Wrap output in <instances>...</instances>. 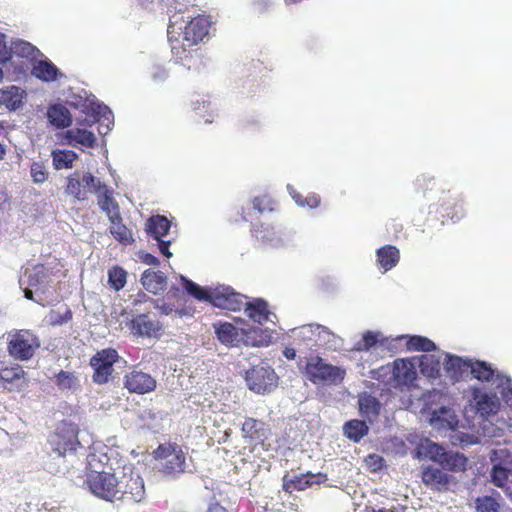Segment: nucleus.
I'll return each mask as SVG.
<instances>
[{"instance_id":"a211bd4d","label":"nucleus","mask_w":512,"mask_h":512,"mask_svg":"<svg viewBox=\"0 0 512 512\" xmlns=\"http://www.w3.org/2000/svg\"><path fill=\"white\" fill-rule=\"evenodd\" d=\"M241 431L243 437L249 439L254 444H263L267 439L266 424L261 420L251 417L246 418L242 424Z\"/></svg>"},{"instance_id":"b1692460","label":"nucleus","mask_w":512,"mask_h":512,"mask_svg":"<svg viewBox=\"0 0 512 512\" xmlns=\"http://www.w3.org/2000/svg\"><path fill=\"white\" fill-rule=\"evenodd\" d=\"M170 227L171 222L163 215H153L145 223L146 233L155 240H160L166 236Z\"/></svg>"},{"instance_id":"f03ea898","label":"nucleus","mask_w":512,"mask_h":512,"mask_svg":"<svg viewBox=\"0 0 512 512\" xmlns=\"http://www.w3.org/2000/svg\"><path fill=\"white\" fill-rule=\"evenodd\" d=\"M211 21L208 16L198 15L191 19L183 31V43L179 41L172 43L171 50L178 59L184 60L190 56V50L186 47H192L201 42L209 33Z\"/></svg>"},{"instance_id":"79ce46f5","label":"nucleus","mask_w":512,"mask_h":512,"mask_svg":"<svg viewBox=\"0 0 512 512\" xmlns=\"http://www.w3.org/2000/svg\"><path fill=\"white\" fill-rule=\"evenodd\" d=\"M78 158V155L72 150H54L52 152V160L55 169L60 170L63 168H72L73 162Z\"/></svg>"},{"instance_id":"f3484780","label":"nucleus","mask_w":512,"mask_h":512,"mask_svg":"<svg viewBox=\"0 0 512 512\" xmlns=\"http://www.w3.org/2000/svg\"><path fill=\"white\" fill-rule=\"evenodd\" d=\"M392 376L398 386H408L417 379V371L410 359L400 358L393 362Z\"/></svg>"},{"instance_id":"13d9d810","label":"nucleus","mask_w":512,"mask_h":512,"mask_svg":"<svg viewBox=\"0 0 512 512\" xmlns=\"http://www.w3.org/2000/svg\"><path fill=\"white\" fill-rule=\"evenodd\" d=\"M156 303H158V301H156ZM161 314L163 315H169L171 314L174 309L173 307L170 305V304H167V303H162V304H156L155 306ZM175 313L179 316V317H182L184 315H191V313H189L188 311H186L185 309H176L175 310Z\"/></svg>"},{"instance_id":"5701e85b","label":"nucleus","mask_w":512,"mask_h":512,"mask_svg":"<svg viewBox=\"0 0 512 512\" xmlns=\"http://www.w3.org/2000/svg\"><path fill=\"white\" fill-rule=\"evenodd\" d=\"M244 307L245 313L253 322L263 325L269 320L270 311L265 300L256 298L251 302L244 303Z\"/></svg>"},{"instance_id":"c03bdc74","label":"nucleus","mask_w":512,"mask_h":512,"mask_svg":"<svg viewBox=\"0 0 512 512\" xmlns=\"http://www.w3.org/2000/svg\"><path fill=\"white\" fill-rule=\"evenodd\" d=\"M127 282V272L119 266H113L108 270V284L115 291L123 289Z\"/></svg>"},{"instance_id":"e433bc0d","label":"nucleus","mask_w":512,"mask_h":512,"mask_svg":"<svg viewBox=\"0 0 512 512\" xmlns=\"http://www.w3.org/2000/svg\"><path fill=\"white\" fill-rule=\"evenodd\" d=\"M65 192L78 201H84L88 198L87 191L83 189L79 171H75L67 177Z\"/></svg>"},{"instance_id":"7c9ffc66","label":"nucleus","mask_w":512,"mask_h":512,"mask_svg":"<svg viewBox=\"0 0 512 512\" xmlns=\"http://www.w3.org/2000/svg\"><path fill=\"white\" fill-rule=\"evenodd\" d=\"M377 262L384 272L391 270L400 260L399 250L392 245H385L376 251Z\"/></svg>"},{"instance_id":"473e14b6","label":"nucleus","mask_w":512,"mask_h":512,"mask_svg":"<svg viewBox=\"0 0 512 512\" xmlns=\"http://www.w3.org/2000/svg\"><path fill=\"white\" fill-rule=\"evenodd\" d=\"M47 117L49 122L56 128H66L72 123L70 111L61 104H55L48 108Z\"/></svg>"},{"instance_id":"338daca9","label":"nucleus","mask_w":512,"mask_h":512,"mask_svg":"<svg viewBox=\"0 0 512 512\" xmlns=\"http://www.w3.org/2000/svg\"><path fill=\"white\" fill-rule=\"evenodd\" d=\"M32 289L33 288H30L28 286L24 289V296L28 300H33V291H32Z\"/></svg>"},{"instance_id":"6e6d98bb","label":"nucleus","mask_w":512,"mask_h":512,"mask_svg":"<svg viewBox=\"0 0 512 512\" xmlns=\"http://www.w3.org/2000/svg\"><path fill=\"white\" fill-rule=\"evenodd\" d=\"M435 185V179L426 175L419 176L415 182L416 190L423 193H425L427 190H433Z\"/></svg>"},{"instance_id":"ddd939ff","label":"nucleus","mask_w":512,"mask_h":512,"mask_svg":"<svg viewBox=\"0 0 512 512\" xmlns=\"http://www.w3.org/2000/svg\"><path fill=\"white\" fill-rule=\"evenodd\" d=\"M249 388L256 393L269 392L277 383V375L269 367H253L247 372Z\"/></svg>"},{"instance_id":"c9c22d12","label":"nucleus","mask_w":512,"mask_h":512,"mask_svg":"<svg viewBox=\"0 0 512 512\" xmlns=\"http://www.w3.org/2000/svg\"><path fill=\"white\" fill-rule=\"evenodd\" d=\"M343 430L345 436L356 443L369 433V427L366 422L358 419L346 422Z\"/></svg>"},{"instance_id":"680f3d73","label":"nucleus","mask_w":512,"mask_h":512,"mask_svg":"<svg viewBox=\"0 0 512 512\" xmlns=\"http://www.w3.org/2000/svg\"><path fill=\"white\" fill-rule=\"evenodd\" d=\"M158 242V247L162 255H164L167 258H170L172 256V253L169 250L171 241H165L163 238L160 240H156Z\"/></svg>"},{"instance_id":"72a5a7b5","label":"nucleus","mask_w":512,"mask_h":512,"mask_svg":"<svg viewBox=\"0 0 512 512\" xmlns=\"http://www.w3.org/2000/svg\"><path fill=\"white\" fill-rule=\"evenodd\" d=\"M438 464L442 467L443 470L460 472L466 469L467 458L457 452L444 451Z\"/></svg>"},{"instance_id":"f704fd0d","label":"nucleus","mask_w":512,"mask_h":512,"mask_svg":"<svg viewBox=\"0 0 512 512\" xmlns=\"http://www.w3.org/2000/svg\"><path fill=\"white\" fill-rule=\"evenodd\" d=\"M39 53L40 51L35 46L23 40L15 41L11 45V59L18 57L33 63Z\"/></svg>"},{"instance_id":"603ef678","label":"nucleus","mask_w":512,"mask_h":512,"mask_svg":"<svg viewBox=\"0 0 512 512\" xmlns=\"http://www.w3.org/2000/svg\"><path fill=\"white\" fill-rule=\"evenodd\" d=\"M30 174L35 183H43L48 178L46 167L41 162H33L30 167Z\"/></svg>"},{"instance_id":"052dcab7","label":"nucleus","mask_w":512,"mask_h":512,"mask_svg":"<svg viewBox=\"0 0 512 512\" xmlns=\"http://www.w3.org/2000/svg\"><path fill=\"white\" fill-rule=\"evenodd\" d=\"M11 60V48L8 49L6 42L0 38V62L5 63Z\"/></svg>"},{"instance_id":"423d86ee","label":"nucleus","mask_w":512,"mask_h":512,"mask_svg":"<svg viewBox=\"0 0 512 512\" xmlns=\"http://www.w3.org/2000/svg\"><path fill=\"white\" fill-rule=\"evenodd\" d=\"M118 351L112 347L97 351L89 361L93 370L92 380L95 384H107L113 375L114 365L119 361Z\"/></svg>"},{"instance_id":"58836bf2","label":"nucleus","mask_w":512,"mask_h":512,"mask_svg":"<svg viewBox=\"0 0 512 512\" xmlns=\"http://www.w3.org/2000/svg\"><path fill=\"white\" fill-rule=\"evenodd\" d=\"M440 207L445 212L443 218H449L453 222L459 221L465 215L463 201L458 197L443 202Z\"/></svg>"},{"instance_id":"37998d69","label":"nucleus","mask_w":512,"mask_h":512,"mask_svg":"<svg viewBox=\"0 0 512 512\" xmlns=\"http://www.w3.org/2000/svg\"><path fill=\"white\" fill-rule=\"evenodd\" d=\"M420 372L428 378H436L440 374V361L433 355H422L419 362Z\"/></svg>"},{"instance_id":"dca6fc26","label":"nucleus","mask_w":512,"mask_h":512,"mask_svg":"<svg viewBox=\"0 0 512 512\" xmlns=\"http://www.w3.org/2000/svg\"><path fill=\"white\" fill-rule=\"evenodd\" d=\"M421 479L422 482L431 490L443 492L449 489L452 476L445 473L443 469L437 466L428 465L423 467L421 472Z\"/></svg>"},{"instance_id":"09e8293b","label":"nucleus","mask_w":512,"mask_h":512,"mask_svg":"<svg viewBox=\"0 0 512 512\" xmlns=\"http://www.w3.org/2000/svg\"><path fill=\"white\" fill-rule=\"evenodd\" d=\"M477 512H498L500 504L491 496L478 497L475 501Z\"/></svg>"},{"instance_id":"a18cd8bd","label":"nucleus","mask_w":512,"mask_h":512,"mask_svg":"<svg viewBox=\"0 0 512 512\" xmlns=\"http://www.w3.org/2000/svg\"><path fill=\"white\" fill-rule=\"evenodd\" d=\"M444 451L445 449L441 445L430 442L428 440L425 444H421L417 450L419 455H423L437 463L440 462V458L442 457Z\"/></svg>"},{"instance_id":"4be33fe9","label":"nucleus","mask_w":512,"mask_h":512,"mask_svg":"<svg viewBox=\"0 0 512 512\" xmlns=\"http://www.w3.org/2000/svg\"><path fill=\"white\" fill-rule=\"evenodd\" d=\"M141 284L148 292L157 295L166 289L167 277L161 271L147 269L142 274Z\"/></svg>"},{"instance_id":"7ed1b4c3","label":"nucleus","mask_w":512,"mask_h":512,"mask_svg":"<svg viewBox=\"0 0 512 512\" xmlns=\"http://www.w3.org/2000/svg\"><path fill=\"white\" fill-rule=\"evenodd\" d=\"M303 372L307 379L316 385H336L341 383L346 375L345 369L325 363L320 356L308 358Z\"/></svg>"},{"instance_id":"4c0bfd02","label":"nucleus","mask_w":512,"mask_h":512,"mask_svg":"<svg viewBox=\"0 0 512 512\" xmlns=\"http://www.w3.org/2000/svg\"><path fill=\"white\" fill-rule=\"evenodd\" d=\"M406 338V347L408 351H422L432 352L436 350L435 343L427 337L414 335V336H401L400 339Z\"/></svg>"},{"instance_id":"4d7b16f0","label":"nucleus","mask_w":512,"mask_h":512,"mask_svg":"<svg viewBox=\"0 0 512 512\" xmlns=\"http://www.w3.org/2000/svg\"><path fill=\"white\" fill-rule=\"evenodd\" d=\"M365 463H366L367 467H369L372 471L376 472L383 468L385 461H384L383 457L380 455L369 454L365 458Z\"/></svg>"},{"instance_id":"0e129e2a","label":"nucleus","mask_w":512,"mask_h":512,"mask_svg":"<svg viewBox=\"0 0 512 512\" xmlns=\"http://www.w3.org/2000/svg\"><path fill=\"white\" fill-rule=\"evenodd\" d=\"M143 261L144 263L148 264V265H153V266H158L159 265V260L157 257H155L154 255L150 254V253H146L143 257Z\"/></svg>"},{"instance_id":"ea45409f","label":"nucleus","mask_w":512,"mask_h":512,"mask_svg":"<svg viewBox=\"0 0 512 512\" xmlns=\"http://www.w3.org/2000/svg\"><path fill=\"white\" fill-rule=\"evenodd\" d=\"M469 370L473 377L481 382H489L495 375V370L485 361L470 360Z\"/></svg>"},{"instance_id":"4468645a","label":"nucleus","mask_w":512,"mask_h":512,"mask_svg":"<svg viewBox=\"0 0 512 512\" xmlns=\"http://www.w3.org/2000/svg\"><path fill=\"white\" fill-rule=\"evenodd\" d=\"M27 386L26 372L19 364L0 367V388L20 392Z\"/></svg>"},{"instance_id":"f257e3e1","label":"nucleus","mask_w":512,"mask_h":512,"mask_svg":"<svg viewBox=\"0 0 512 512\" xmlns=\"http://www.w3.org/2000/svg\"><path fill=\"white\" fill-rule=\"evenodd\" d=\"M181 281L187 293L198 301H205L214 307L234 312L244 307L245 296L235 292L231 287L219 286L207 290L184 276H181Z\"/></svg>"},{"instance_id":"49530a36","label":"nucleus","mask_w":512,"mask_h":512,"mask_svg":"<svg viewBox=\"0 0 512 512\" xmlns=\"http://www.w3.org/2000/svg\"><path fill=\"white\" fill-rule=\"evenodd\" d=\"M55 382L61 390H71L79 385L75 373L65 370H61L55 375Z\"/></svg>"},{"instance_id":"2eb2a0df","label":"nucleus","mask_w":512,"mask_h":512,"mask_svg":"<svg viewBox=\"0 0 512 512\" xmlns=\"http://www.w3.org/2000/svg\"><path fill=\"white\" fill-rule=\"evenodd\" d=\"M333 333L320 324H307L293 330L294 340L306 346L318 345L320 341L332 336Z\"/></svg>"},{"instance_id":"69168bd1","label":"nucleus","mask_w":512,"mask_h":512,"mask_svg":"<svg viewBox=\"0 0 512 512\" xmlns=\"http://www.w3.org/2000/svg\"><path fill=\"white\" fill-rule=\"evenodd\" d=\"M283 355L288 359V360H294L295 357H296V350L294 348H290V347H286L284 350H283Z\"/></svg>"},{"instance_id":"f8f14e48","label":"nucleus","mask_w":512,"mask_h":512,"mask_svg":"<svg viewBox=\"0 0 512 512\" xmlns=\"http://www.w3.org/2000/svg\"><path fill=\"white\" fill-rule=\"evenodd\" d=\"M469 406L475 414L487 419L498 412L500 403L495 394L490 395L478 387H472Z\"/></svg>"},{"instance_id":"39448f33","label":"nucleus","mask_w":512,"mask_h":512,"mask_svg":"<svg viewBox=\"0 0 512 512\" xmlns=\"http://www.w3.org/2000/svg\"><path fill=\"white\" fill-rule=\"evenodd\" d=\"M120 477L115 473L106 471H91L87 475V485L90 491L98 498L108 502L119 500Z\"/></svg>"},{"instance_id":"20e7f679","label":"nucleus","mask_w":512,"mask_h":512,"mask_svg":"<svg viewBox=\"0 0 512 512\" xmlns=\"http://www.w3.org/2000/svg\"><path fill=\"white\" fill-rule=\"evenodd\" d=\"M153 457L159 462L160 471L168 476H175L185 471L186 456L177 443L160 444L154 451Z\"/></svg>"},{"instance_id":"aec40b11","label":"nucleus","mask_w":512,"mask_h":512,"mask_svg":"<svg viewBox=\"0 0 512 512\" xmlns=\"http://www.w3.org/2000/svg\"><path fill=\"white\" fill-rule=\"evenodd\" d=\"M65 139L69 145L76 148H94L97 142L93 132L81 128L67 130Z\"/></svg>"},{"instance_id":"a878e982","label":"nucleus","mask_w":512,"mask_h":512,"mask_svg":"<svg viewBox=\"0 0 512 512\" xmlns=\"http://www.w3.org/2000/svg\"><path fill=\"white\" fill-rule=\"evenodd\" d=\"M50 276V270L43 264H38L33 268V271L27 275L25 283L36 292H44L47 284L49 283Z\"/></svg>"},{"instance_id":"6ab92c4d","label":"nucleus","mask_w":512,"mask_h":512,"mask_svg":"<svg viewBox=\"0 0 512 512\" xmlns=\"http://www.w3.org/2000/svg\"><path fill=\"white\" fill-rule=\"evenodd\" d=\"M96 196L100 209L107 214L108 218L117 217L120 214L119 205L114 199L113 190L110 187L106 184L97 185Z\"/></svg>"},{"instance_id":"9d476101","label":"nucleus","mask_w":512,"mask_h":512,"mask_svg":"<svg viewBox=\"0 0 512 512\" xmlns=\"http://www.w3.org/2000/svg\"><path fill=\"white\" fill-rule=\"evenodd\" d=\"M123 385L130 393L144 395L153 392L157 387L156 379L137 366L124 375Z\"/></svg>"},{"instance_id":"8fccbe9b","label":"nucleus","mask_w":512,"mask_h":512,"mask_svg":"<svg viewBox=\"0 0 512 512\" xmlns=\"http://www.w3.org/2000/svg\"><path fill=\"white\" fill-rule=\"evenodd\" d=\"M72 311L69 307H66L64 313L57 312L55 310H51L49 313V321L53 326H60L64 323L69 322L72 319Z\"/></svg>"},{"instance_id":"393cba45","label":"nucleus","mask_w":512,"mask_h":512,"mask_svg":"<svg viewBox=\"0 0 512 512\" xmlns=\"http://www.w3.org/2000/svg\"><path fill=\"white\" fill-rule=\"evenodd\" d=\"M26 92L17 86L0 88V104L9 110H17L23 104Z\"/></svg>"},{"instance_id":"c85d7f7f","label":"nucleus","mask_w":512,"mask_h":512,"mask_svg":"<svg viewBox=\"0 0 512 512\" xmlns=\"http://www.w3.org/2000/svg\"><path fill=\"white\" fill-rule=\"evenodd\" d=\"M276 201L269 195L257 196L252 200V209L259 213L272 212L276 209ZM241 219L245 222L251 221V208L248 207L247 211L242 208Z\"/></svg>"},{"instance_id":"774afa93","label":"nucleus","mask_w":512,"mask_h":512,"mask_svg":"<svg viewBox=\"0 0 512 512\" xmlns=\"http://www.w3.org/2000/svg\"><path fill=\"white\" fill-rule=\"evenodd\" d=\"M252 232L255 234L256 238L262 239V240L265 239V236L260 235L261 231L258 229V227L256 225L252 226Z\"/></svg>"},{"instance_id":"de8ad7c7","label":"nucleus","mask_w":512,"mask_h":512,"mask_svg":"<svg viewBox=\"0 0 512 512\" xmlns=\"http://www.w3.org/2000/svg\"><path fill=\"white\" fill-rule=\"evenodd\" d=\"M509 471L501 465L493 466L491 472L492 482L499 488H503L506 491V487L511 482L508 481Z\"/></svg>"},{"instance_id":"c756f323","label":"nucleus","mask_w":512,"mask_h":512,"mask_svg":"<svg viewBox=\"0 0 512 512\" xmlns=\"http://www.w3.org/2000/svg\"><path fill=\"white\" fill-rule=\"evenodd\" d=\"M110 221L109 231L111 235L121 244L130 245L134 242L133 233L123 223L121 214L108 218Z\"/></svg>"},{"instance_id":"6e6552de","label":"nucleus","mask_w":512,"mask_h":512,"mask_svg":"<svg viewBox=\"0 0 512 512\" xmlns=\"http://www.w3.org/2000/svg\"><path fill=\"white\" fill-rule=\"evenodd\" d=\"M39 346L38 337L30 330H17L9 334L7 351L12 358L27 361L34 356Z\"/></svg>"},{"instance_id":"cd10ccee","label":"nucleus","mask_w":512,"mask_h":512,"mask_svg":"<svg viewBox=\"0 0 512 512\" xmlns=\"http://www.w3.org/2000/svg\"><path fill=\"white\" fill-rule=\"evenodd\" d=\"M213 328L217 339L225 346H234L238 342L239 332L236 326L229 322H216Z\"/></svg>"},{"instance_id":"a19ab883","label":"nucleus","mask_w":512,"mask_h":512,"mask_svg":"<svg viewBox=\"0 0 512 512\" xmlns=\"http://www.w3.org/2000/svg\"><path fill=\"white\" fill-rule=\"evenodd\" d=\"M469 359H462L459 356L449 355L445 362V370L454 378H459L469 369Z\"/></svg>"},{"instance_id":"412c9836","label":"nucleus","mask_w":512,"mask_h":512,"mask_svg":"<svg viewBox=\"0 0 512 512\" xmlns=\"http://www.w3.org/2000/svg\"><path fill=\"white\" fill-rule=\"evenodd\" d=\"M359 413L360 415L373 422L377 420L380 415L381 403L379 400L368 393H362L358 397Z\"/></svg>"},{"instance_id":"5fc2aeb1","label":"nucleus","mask_w":512,"mask_h":512,"mask_svg":"<svg viewBox=\"0 0 512 512\" xmlns=\"http://www.w3.org/2000/svg\"><path fill=\"white\" fill-rule=\"evenodd\" d=\"M378 334L372 331H367L363 334L362 340L357 344V350L368 351L370 348L378 343Z\"/></svg>"},{"instance_id":"bf43d9fd","label":"nucleus","mask_w":512,"mask_h":512,"mask_svg":"<svg viewBox=\"0 0 512 512\" xmlns=\"http://www.w3.org/2000/svg\"><path fill=\"white\" fill-rule=\"evenodd\" d=\"M320 204V197L315 193H310L305 196L303 207L316 208Z\"/></svg>"},{"instance_id":"0eeeda50","label":"nucleus","mask_w":512,"mask_h":512,"mask_svg":"<svg viewBox=\"0 0 512 512\" xmlns=\"http://www.w3.org/2000/svg\"><path fill=\"white\" fill-rule=\"evenodd\" d=\"M79 428L76 424L62 421L49 437L52 450L59 456L75 452L80 446L78 440Z\"/></svg>"},{"instance_id":"9b49d317","label":"nucleus","mask_w":512,"mask_h":512,"mask_svg":"<svg viewBox=\"0 0 512 512\" xmlns=\"http://www.w3.org/2000/svg\"><path fill=\"white\" fill-rule=\"evenodd\" d=\"M119 500L133 503L141 502L145 498V487L142 477L134 472L123 473L119 479Z\"/></svg>"},{"instance_id":"2f4dec72","label":"nucleus","mask_w":512,"mask_h":512,"mask_svg":"<svg viewBox=\"0 0 512 512\" xmlns=\"http://www.w3.org/2000/svg\"><path fill=\"white\" fill-rule=\"evenodd\" d=\"M314 478L315 475L311 472L296 475L292 478H289L288 474H286L283 477V490L288 493H291L294 490L303 491L315 483L313 480Z\"/></svg>"},{"instance_id":"e2e57ef3","label":"nucleus","mask_w":512,"mask_h":512,"mask_svg":"<svg viewBox=\"0 0 512 512\" xmlns=\"http://www.w3.org/2000/svg\"><path fill=\"white\" fill-rule=\"evenodd\" d=\"M288 189L290 191V195L292 196V198L295 200V202L299 205V206H302L303 207V203H304V199L305 197L297 192L293 187L291 186H288Z\"/></svg>"},{"instance_id":"1a4fd4ad","label":"nucleus","mask_w":512,"mask_h":512,"mask_svg":"<svg viewBox=\"0 0 512 512\" xmlns=\"http://www.w3.org/2000/svg\"><path fill=\"white\" fill-rule=\"evenodd\" d=\"M126 327L137 338L160 339L164 333L163 324L158 320L151 319L148 313L133 316L126 322Z\"/></svg>"},{"instance_id":"bb28decb","label":"nucleus","mask_w":512,"mask_h":512,"mask_svg":"<svg viewBox=\"0 0 512 512\" xmlns=\"http://www.w3.org/2000/svg\"><path fill=\"white\" fill-rule=\"evenodd\" d=\"M32 64L31 74L41 81H55L60 74L59 69L51 61L39 60Z\"/></svg>"},{"instance_id":"864d4df0","label":"nucleus","mask_w":512,"mask_h":512,"mask_svg":"<svg viewBox=\"0 0 512 512\" xmlns=\"http://www.w3.org/2000/svg\"><path fill=\"white\" fill-rule=\"evenodd\" d=\"M498 380V388H502L501 395L503 399L508 402L510 399H512V380L508 376L504 375H497Z\"/></svg>"},{"instance_id":"3c124183","label":"nucleus","mask_w":512,"mask_h":512,"mask_svg":"<svg viewBox=\"0 0 512 512\" xmlns=\"http://www.w3.org/2000/svg\"><path fill=\"white\" fill-rule=\"evenodd\" d=\"M80 178L82 181L83 189H85L88 192H93L96 194L97 185H104L105 183H102L99 179H97L92 173L90 172H80Z\"/></svg>"}]
</instances>
